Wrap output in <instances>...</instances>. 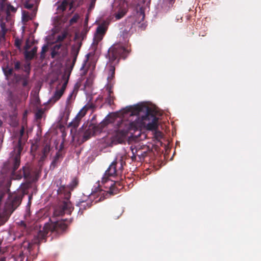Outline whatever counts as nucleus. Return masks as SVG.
Returning <instances> with one entry per match:
<instances>
[{"label":"nucleus","mask_w":261,"mask_h":261,"mask_svg":"<svg viewBox=\"0 0 261 261\" xmlns=\"http://www.w3.org/2000/svg\"><path fill=\"white\" fill-rule=\"evenodd\" d=\"M65 186H61L59 188V190H58V191H60L61 192H62V191L65 189Z\"/></svg>","instance_id":"obj_44"},{"label":"nucleus","mask_w":261,"mask_h":261,"mask_svg":"<svg viewBox=\"0 0 261 261\" xmlns=\"http://www.w3.org/2000/svg\"><path fill=\"white\" fill-rule=\"evenodd\" d=\"M25 96L27 97H28V94L27 95L25 94Z\"/></svg>","instance_id":"obj_52"},{"label":"nucleus","mask_w":261,"mask_h":261,"mask_svg":"<svg viewBox=\"0 0 261 261\" xmlns=\"http://www.w3.org/2000/svg\"><path fill=\"white\" fill-rule=\"evenodd\" d=\"M24 7L28 9H31L33 7V4L27 3L24 5Z\"/></svg>","instance_id":"obj_39"},{"label":"nucleus","mask_w":261,"mask_h":261,"mask_svg":"<svg viewBox=\"0 0 261 261\" xmlns=\"http://www.w3.org/2000/svg\"><path fill=\"white\" fill-rule=\"evenodd\" d=\"M15 45L17 48H20L21 45V40L19 39H16L15 40Z\"/></svg>","instance_id":"obj_37"},{"label":"nucleus","mask_w":261,"mask_h":261,"mask_svg":"<svg viewBox=\"0 0 261 261\" xmlns=\"http://www.w3.org/2000/svg\"><path fill=\"white\" fill-rule=\"evenodd\" d=\"M161 135H162L161 133L159 132L156 133V137H161Z\"/></svg>","instance_id":"obj_48"},{"label":"nucleus","mask_w":261,"mask_h":261,"mask_svg":"<svg viewBox=\"0 0 261 261\" xmlns=\"http://www.w3.org/2000/svg\"><path fill=\"white\" fill-rule=\"evenodd\" d=\"M14 69L18 70L21 68V63L19 61H14Z\"/></svg>","instance_id":"obj_33"},{"label":"nucleus","mask_w":261,"mask_h":261,"mask_svg":"<svg viewBox=\"0 0 261 261\" xmlns=\"http://www.w3.org/2000/svg\"><path fill=\"white\" fill-rule=\"evenodd\" d=\"M8 8L9 10H10L13 12H15L16 11V9L11 5H9L8 6Z\"/></svg>","instance_id":"obj_41"},{"label":"nucleus","mask_w":261,"mask_h":261,"mask_svg":"<svg viewBox=\"0 0 261 261\" xmlns=\"http://www.w3.org/2000/svg\"><path fill=\"white\" fill-rule=\"evenodd\" d=\"M113 84H107L106 86V90L108 92V96L106 99V101L110 106L112 105L114 102L115 96L114 95L113 91Z\"/></svg>","instance_id":"obj_13"},{"label":"nucleus","mask_w":261,"mask_h":261,"mask_svg":"<svg viewBox=\"0 0 261 261\" xmlns=\"http://www.w3.org/2000/svg\"><path fill=\"white\" fill-rule=\"evenodd\" d=\"M24 72H27L28 73V74L29 75L30 72V69H31L30 64L29 63V64L25 65L24 66Z\"/></svg>","instance_id":"obj_35"},{"label":"nucleus","mask_w":261,"mask_h":261,"mask_svg":"<svg viewBox=\"0 0 261 261\" xmlns=\"http://www.w3.org/2000/svg\"><path fill=\"white\" fill-rule=\"evenodd\" d=\"M131 29H128L127 27L125 28L122 32V36L124 39L127 38L129 36V32Z\"/></svg>","instance_id":"obj_31"},{"label":"nucleus","mask_w":261,"mask_h":261,"mask_svg":"<svg viewBox=\"0 0 261 261\" xmlns=\"http://www.w3.org/2000/svg\"><path fill=\"white\" fill-rule=\"evenodd\" d=\"M28 76H25L21 78L22 80V85L23 87H27L29 83Z\"/></svg>","instance_id":"obj_34"},{"label":"nucleus","mask_w":261,"mask_h":261,"mask_svg":"<svg viewBox=\"0 0 261 261\" xmlns=\"http://www.w3.org/2000/svg\"><path fill=\"white\" fill-rule=\"evenodd\" d=\"M1 27L2 29L3 30H4V29H5V24L3 22L1 23Z\"/></svg>","instance_id":"obj_47"},{"label":"nucleus","mask_w":261,"mask_h":261,"mask_svg":"<svg viewBox=\"0 0 261 261\" xmlns=\"http://www.w3.org/2000/svg\"><path fill=\"white\" fill-rule=\"evenodd\" d=\"M62 153L60 151H58L56 154L55 157L54 158V159L53 161L51 163V164L50 165V169L54 170L58 165L60 161V158H62Z\"/></svg>","instance_id":"obj_17"},{"label":"nucleus","mask_w":261,"mask_h":261,"mask_svg":"<svg viewBox=\"0 0 261 261\" xmlns=\"http://www.w3.org/2000/svg\"><path fill=\"white\" fill-rule=\"evenodd\" d=\"M79 19V16L78 14H75L70 20V23L71 24L76 23Z\"/></svg>","instance_id":"obj_32"},{"label":"nucleus","mask_w":261,"mask_h":261,"mask_svg":"<svg viewBox=\"0 0 261 261\" xmlns=\"http://www.w3.org/2000/svg\"><path fill=\"white\" fill-rule=\"evenodd\" d=\"M67 83H68V79L66 80V81H65L64 82V83L62 85V87L60 89L61 90H62V91L64 92L65 89H66V86H67Z\"/></svg>","instance_id":"obj_40"},{"label":"nucleus","mask_w":261,"mask_h":261,"mask_svg":"<svg viewBox=\"0 0 261 261\" xmlns=\"http://www.w3.org/2000/svg\"><path fill=\"white\" fill-rule=\"evenodd\" d=\"M74 90H73L70 94L68 96V98H67V101H69L70 99L72 98V96H73V94L74 93Z\"/></svg>","instance_id":"obj_43"},{"label":"nucleus","mask_w":261,"mask_h":261,"mask_svg":"<svg viewBox=\"0 0 261 261\" xmlns=\"http://www.w3.org/2000/svg\"><path fill=\"white\" fill-rule=\"evenodd\" d=\"M110 123L109 119L106 118L97 125L92 123H84L77 132V137L82 138L83 142L86 141L95 134L101 132Z\"/></svg>","instance_id":"obj_4"},{"label":"nucleus","mask_w":261,"mask_h":261,"mask_svg":"<svg viewBox=\"0 0 261 261\" xmlns=\"http://www.w3.org/2000/svg\"><path fill=\"white\" fill-rule=\"evenodd\" d=\"M94 108V106L93 104H91L89 106H85L80 110L74 119L68 125V127H71L70 130L71 133H73V132L75 133H76V128L79 126L82 118L86 115L89 109H93Z\"/></svg>","instance_id":"obj_7"},{"label":"nucleus","mask_w":261,"mask_h":261,"mask_svg":"<svg viewBox=\"0 0 261 261\" xmlns=\"http://www.w3.org/2000/svg\"><path fill=\"white\" fill-rule=\"evenodd\" d=\"M16 137L18 139L16 142L14 141L13 151L15 155H12L9 160V166L12 170L11 176L14 179H20L24 177L27 180H30L32 178V175L29 167L23 166L18 172H15L20 166L21 153L28 139V134H25L23 126L21 127Z\"/></svg>","instance_id":"obj_2"},{"label":"nucleus","mask_w":261,"mask_h":261,"mask_svg":"<svg viewBox=\"0 0 261 261\" xmlns=\"http://www.w3.org/2000/svg\"><path fill=\"white\" fill-rule=\"evenodd\" d=\"M114 62H109L106 67V71L108 72V76L107 77L108 84H113L112 80L114 77L115 73V65Z\"/></svg>","instance_id":"obj_12"},{"label":"nucleus","mask_w":261,"mask_h":261,"mask_svg":"<svg viewBox=\"0 0 261 261\" xmlns=\"http://www.w3.org/2000/svg\"><path fill=\"white\" fill-rule=\"evenodd\" d=\"M123 169V161L122 160H120V166L119 167V170H122Z\"/></svg>","instance_id":"obj_45"},{"label":"nucleus","mask_w":261,"mask_h":261,"mask_svg":"<svg viewBox=\"0 0 261 261\" xmlns=\"http://www.w3.org/2000/svg\"><path fill=\"white\" fill-rule=\"evenodd\" d=\"M37 49L38 47L37 46H34L31 50L25 51L24 53V57L25 59L27 60H32L36 55Z\"/></svg>","instance_id":"obj_18"},{"label":"nucleus","mask_w":261,"mask_h":261,"mask_svg":"<svg viewBox=\"0 0 261 261\" xmlns=\"http://www.w3.org/2000/svg\"><path fill=\"white\" fill-rule=\"evenodd\" d=\"M67 54V49L63 46L61 43L54 46L51 52V58H55L57 56L65 57Z\"/></svg>","instance_id":"obj_11"},{"label":"nucleus","mask_w":261,"mask_h":261,"mask_svg":"<svg viewBox=\"0 0 261 261\" xmlns=\"http://www.w3.org/2000/svg\"><path fill=\"white\" fill-rule=\"evenodd\" d=\"M81 44L77 47H75V46H72L71 50V56L72 57V61L70 59H69L67 60L66 66V68L69 72V75L72 70L73 67L76 62L77 56L79 53V51L80 49Z\"/></svg>","instance_id":"obj_9"},{"label":"nucleus","mask_w":261,"mask_h":261,"mask_svg":"<svg viewBox=\"0 0 261 261\" xmlns=\"http://www.w3.org/2000/svg\"><path fill=\"white\" fill-rule=\"evenodd\" d=\"M50 150V146L49 144H46L44 146L42 150L43 155L42 158H45L47 156Z\"/></svg>","instance_id":"obj_24"},{"label":"nucleus","mask_w":261,"mask_h":261,"mask_svg":"<svg viewBox=\"0 0 261 261\" xmlns=\"http://www.w3.org/2000/svg\"><path fill=\"white\" fill-rule=\"evenodd\" d=\"M117 164L118 162L115 160L110 165L102 178L101 183L102 184L107 182L109 180V177H115L117 175L118 172V170L117 169Z\"/></svg>","instance_id":"obj_8"},{"label":"nucleus","mask_w":261,"mask_h":261,"mask_svg":"<svg viewBox=\"0 0 261 261\" xmlns=\"http://www.w3.org/2000/svg\"><path fill=\"white\" fill-rule=\"evenodd\" d=\"M136 18L134 16H130L128 17L125 20V28L132 29L133 25L135 24Z\"/></svg>","instance_id":"obj_20"},{"label":"nucleus","mask_w":261,"mask_h":261,"mask_svg":"<svg viewBox=\"0 0 261 261\" xmlns=\"http://www.w3.org/2000/svg\"><path fill=\"white\" fill-rule=\"evenodd\" d=\"M50 222L44 224L42 230H40L37 234L34 236L32 242L34 244L39 245L41 243L46 242L47 234L49 232H56L58 234L64 233L69 224L71 223V220L67 219L61 220L53 222L49 219Z\"/></svg>","instance_id":"obj_3"},{"label":"nucleus","mask_w":261,"mask_h":261,"mask_svg":"<svg viewBox=\"0 0 261 261\" xmlns=\"http://www.w3.org/2000/svg\"><path fill=\"white\" fill-rule=\"evenodd\" d=\"M77 205L80 207L79 211L80 212L83 208L84 210H86L87 207L88 208H90L91 206V204L88 202L81 201L78 203Z\"/></svg>","instance_id":"obj_23"},{"label":"nucleus","mask_w":261,"mask_h":261,"mask_svg":"<svg viewBox=\"0 0 261 261\" xmlns=\"http://www.w3.org/2000/svg\"><path fill=\"white\" fill-rule=\"evenodd\" d=\"M47 50V46L46 45H44L42 47L41 51L40 53V59L41 60H43L45 58V54Z\"/></svg>","instance_id":"obj_29"},{"label":"nucleus","mask_w":261,"mask_h":261,"mask_svg":"<svg viewBox=\"0 0 261 261\" xmlns=\"http://www.w3.org/2000/svg\"><path fill=\"white\" fill-rule=\"evenodd\" d=\"M68 5L67 0H64L62 3L58 6V9L62 11L66 10L67 7Z\"/></svg>","instance_id":"obj_26"},{"label":"nucleus","mask_w":261,"mask_h":261,"mask_svg":"<svg viewBox=\"0 0 261 261\" xmlns=\"http://www.w3.org/2000/svg\"><path fill=\"white\" fill-rule=\"evenodd\" d=\"M87 22H88V17H87V18H86V20H85V23L86 24H87Z\"/></svg>","instance_id":"obj_50"},{"label":"nucleus","mask_w":261,"mask_h":261,"mask_svg":"<svg viewBox=\"0 0 261 261\" xmlns=\"http://www.w3.org/2000/svg\"><path fill=\"white\" fill-rule=\"evenodd\" d=\"M22 14V20L23 21L28 22L29 20L32 19L28 12L23 11Z\"/></svg>","instance_id":"obj_25"},{"label":"nucleus","mask_w":261,"mask_h":261,"mask_svg":"<svg viewBox=\"0 0 261 261\" xmlns=\"http://www.w3.org/2000/svg\"><path fill=\"white\" fill-rule=\"evenodd\" d=\"M44 111L42 109H40L37 111L35 113V117L36 119H41L42 117Z\"/></svg>","instance_id":"obj_30"},{"label":"nucleus","mask_w":261,"mask_h":261,"mask_svg":"<svg viewBox=\"0 0 261 261\" xmlns=\"http://www.w3.org/2000/svg\"><path fill=\"white\" fill-rule=\"evenodd\" d=\"M64 92L60 89L57 90L55 92L54 95L52 97L49 99L50 103H55L57 101H58L63 94Z\"/></svg>","instance_id":"obj_19"},{"label":"nucleus","mask_w":261,"mask_h":261,"mask_svg":"<svg viewBox=\"0 0 261 261\" xmlns=\"http://www.w3.org/2000/svg\"><path fill=\"white\" fill-rule=\"evenodd\" d=\"M132 150L133 155L131 156V158H132V161H134L137 160V155L136 153V151H134V149H132Z\"/></svg>","instance_id":"obj_38"},{"label":"nucleus","mask_w":261,"mask_h":261,"mask_svg":"<svg viewBox=\"0 0 261 261\" xmlns=\"http://www.w3.org/2000/svg\"><path fill=\"white\" fill-rule=\"evenodd\" d=\"M175 1V0H166L165 2L167 3L168 7L171 8L173 6Z\"/></svg>","instance_id":"obj_36"},{"label":"nucleus","mask_w":261,"mask_h":261,"mask_svg":"<svg viewBox=\"0 0 261 261\" xmlns=\"http://www.w3.org/2000/svg\"><path fill=\"white\" fill-rule=\"evenodd\" d=\"M78 183V179L76 177L73 178L69 185L70 189L73 190L77 186Z\"/></svg>","instance_id":"obj_28"},{"label":"nucleus","mask_w":261,"mask_h":261,"mask_svg":"<svg viewBox=\"0 0 261 261\" xmlns=\"http://www.w3.org/2000/svg\"><path fill=\"white\" fill-rule=\"evenodd\" d=\"M3 121L1 119H0V127L3 125Z\"/></svg>","instance_id":"obj_49"},{"label":"nucleus","mask_w":261,"mask_h":261,"mask_svg":"<svg viewBox=\"0 0 261 261\" xmlns=\"http://www.w3.org/2000/svg\"><path fill=\"white\" fill-rule=\"evenodd\" d=\"M67 33L66 32H63L57 36L56 41L59 42H62L67 37Z\"/></svg>","instance_id":"obj_27"},{"label":"nucleus","mask_w":261,"mask_h":261,"mask_svg":"<svg viewBox=\"0 0 261 261\" xmlns=\"http://www.w3.org/2000/svg\"><path fill=\"white\" fill-rule=\"evenodd\" d=\"M130 51V49L125 47L122 43H115L109 48L107 57L109 62H116L115 63L118 64L121 58L125 59Z\"/></svg>","instance_id":"obj_5"},{"label":"nucleus","mask_w":261,"mask_h":261,"mask_svg":"<svg viewBox=\"0 0 261 261\" xmlns=\"http://www.w3.org/2000/svg\"><path fill=\"white\" fill-rule=\"evenodd\" d=\"M94 5H95V1H92L91 2V4H90V6H89V9H92L93 8H94Z\"/></svg>","instance_id":"obj_42"},{"label":"nucleus","mask_w":261,"mask_h":261,"mask_svg":"<svg viewBox=\"0 0 261 261\" xmlns=\"http://www.w3.org/2000/svg\"><path fill=\"white\" fill-rule=\"evenodd\" d=\"M109 23L107 21H103L99 24L96 29V34L98 38L100 40L102 39L103 36L106 34L108 29Z\"/></svg>","instance_id":"obj_14"},{"label":"nucleus","mask_w":261,"mask_h":261,"mask_svg":"<svg viewBox=\"0 0 261 261\" xmlns=\"http://www.w3.org/2000/svg\"><path fill=\"white\" fill-rule=\"evenodd\" d=\"M71 193L68 192L65 195V200H64L61 205L56 208L54 213L56 216H62L65 213L70 214L73 208L71 202L69 201Z\"/></svg>","instance_id":"obj_6"},{"label":"nucleus","mask_w":261,"mask_h":261,"mask_svg":"<svg viewBox=\"0 0 261 261\" xmlns=\"http://www.w3.org/2000/svg\"><path fill=\"white\" fill-rule=\"evenodd\" d=\"M22 197L20 195H14L11 197L10 205L12 212H13L21 203Z\"/></svg>","instance_id":"obj_16"},{"label":"nucleus","mask_w":261,"mask_h":261,"mask_svg":"<svg viewBox=\"0 0 261 261\" xmlns=\"http://www.w3.org/2000/svg\"><path fill=\"white\" fill-rule=\"evenodd\" d=\"M114 187V184L113 183V181H111V184L109 186V190L108 191L102 190L100 189L99 187L98 188V190L96 191L95 192H93L92 194V196H99V198L98 200H96L95 203L98 201H101L107 198L108 195H113L114 194L113 188Z\"/></svg>","instance_id":"obj_10"},{"label":"nucleus","mask_w":261,"mask_h":261,"mask_svg":"<svg viewBox=\"0 0 261 261\" xmlns=\"http://www.w3.org/2000/svg\"><path fill=\"white\" fill-rule=\"evenodd\" d=\"M141 14L142 15V16H143V18L144 17V16H145V14H144V12H142Z\"/></svg>","instance_id":"obj_51"},{"label":"nucleus","mask_w":261,"mask_h":261,"mask_svg":"<svg viewBox=\"0 0 261 261\" xmlns=\"http://www.w3.org/2000/svg\"><path fill=\"white\" fill-rule=\"evenodd\" d=\"M136 153L140 161L143 160L147 154V152L146 151H143L140 148L136 149Z\"/></svg>","instance_id":"obj_22"},{"label":"nucleus","mask_w":261,"mask_h":261,"mask_svg":"<svg viewBox=\"0 0 261 261\" xmlns=\"http://www.w3.org/2000/svg\"><path fill=\"white\" fill-rule=\"evenodd\" d=\"M127 8H120L115 13V17L117 20L122 18L127 13Z\"/></svg>","instance_id":"obj_21"},{"label":"nucleus","mask_w":261,"mask_h":261,"mask_svg":"<svg viewBox=\"0 0 261 261\" xmlns=\"http://www.w3.org/2000/svg\"><path fill=\"white\" fill-rule=\"evenodd\" d=\"M123 114L135 116L134 120H122L117 123V129L113 135V141L122 143L125 140L129 132L135 131L142 126L147 130H155L158 128V118L154 110L143 104L126 107Z\"/></svg>","instance_id":"obj_1"},{"label":"nucleus","mask_w":261,"mask_h":261,"mask_svg":"<svg viewBox=\"0 0 261 261\" xmlns=\"http://www.w3.org/2000/svg\"><path fill=\"white\" fill-rule=\"evenodd\" d=\"M123 2V5L125 4L126 7H127V3L128 1L127 0H121Z\"/></svg>","instance_id":"obj_46"},{"label":"nucleus","mask_w":261,"mask_h":261,"mask_svg":"<svg viewBox=\"0 0 261 261\" xmlns=\"http://www.w3.org/2000/svg\"><path fill=\"white\" fill-rule=\"evenodd\" d=\"M3 73L6 76V80H9L11 76H14L18 77L19 75L14 73V69L9 66V64L7 63L2 67Z\"/></svg>","instance_id":"obj_15"}]
</instances>
